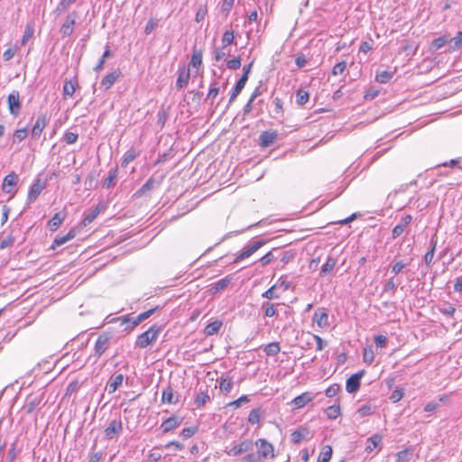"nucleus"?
I'll return each mask as SVG.
<instances>
[{
	"mask_svg": "<svg viewBox=\"0 0 462 462\" xmlns=\"http://www.w3.org/2000/svg\"><path fill=\"white\" fill-rule=\"evenodd\" d=\"M7 104L10 114L14 116H17L22 108L19 91L14 90L8 95Z\"/></svg>",
	"mask_w": 462,
	"mask_h": 462,
	"instance_id": "obj_6",
	"label": "nucleus"
},
{
	"mask_svg": "<svg viewBox=\"0 0 462 462\" xmlns=\"http://www.w3.org/2000/svg\"><path fill=\"white\" fill-rule=\"evenodd\" d=\"M78 138H79V134L77 133H72V132H66L62 137L63 141L67 144L75 143L78 141Z\"/></svg>",
	"mask_w": 462,
	"mask_h": 462,
	"instance_id": "obj_50",
	"label": "nucleus"
},
{
	"mask_svg": "<svg viewBox=\"0 0 462 462\" xmlns=\"http://www.w3.org/2000/svg\"><path fill=\"white\" fill-rule=\"evenodd\" d=\"M326 414L329 419L335 420L340 415L339 405H331L326 410Z\"/></svg>",
	"mask_w": 462,
	"mask_h": 462,
	"instance_id": "obj_47",
	"label": "nucleus"
},
{
	"mask_svg": "<svg viewBox=\"0 0 462 462\" xmlns=\"http://www.w3.org/2000/svg\"><path fill=\"white\" fill-rule=\"evenodd\" d=\"M139 155V152L134 149V147H131L129 150H127L123 158L121 166L126 167L131 162H133L137 156Z\"/></svg>",
	"mask_w": 462,
	"mask_h": 462,
	"instance_id": "obj_27",
	"label": "nucleus"
},
{
	"mask_svg": "<svg viewBox=\"0 0 462 462\" xmlns=\"http://www.w3.org/2000/svg\"><path fill=\"white\" fill-rule=\"evenodd\" d=\"M18 181V176L12 172L8 175H6L4 179L3 183V190L4 192L9 193L12 190V188L17 184Z\"/></svg>",
	"mask_w": 462,
	"mask_h": 462,
	"instance_id": "obj_23",
	"label": "nucleus"
},
{
	"mask_svg": "<svg viewBox=\"0 0 462 462\" xmlns=\"http://www.w3.org/2000/svg\"><path fill=\"white\" fill-rule=\"evenodd\" d=\"M162 402L169 404H175L179 402V396L175 394V392L171 385H168L163 389L162 393Z\"/></svg>",
	"mask_w": 462,
	"mask_h": 462,
	"instance_id": "obj_17",
	"label": "nucleus"
},
{
	"mask_svg": "<svg viewBox=\"0 0 462 462\" xmlns=\"http://www.w3.org/2000/svg\"><path fill=\"white\" fill-rule=\"evenodd\" d=\"M382 442V437L378 434H374L367 439L365 445V451L372 452L374 448H378Z\"/></svg>",
	"mask_w": 462,
	"mask_h": 462,
	"instance_id": "obj_28",
	"label": "nucleus"
},
{
	"mask_svg": "<svg viewBox=\"0 0 462 462\" xmlns=\"http://www.w3.org/2000/svg\"><path fill=\"white\" fill-rule=\"evenodd\" d=\"M123 431V422L120 418L112 420L104 433L107 439L117 438Z\"/></svg>",
	"mask_w": 462,
	"mask_h": 462,
	"instance_id": "obj_5",
	"label": "nucleus"
},
{
	"mask_svg": "<svg viewBox=\"0 0 462 462\" xmlns=\"http://www.w3.org/2000/svg\"><path fill=\"white\" fill-rule=\"evenodd\" d=\"M66 217L65 212L56 213L48 222L47 226L51 231H56Z\"/></svg>",
	"mask_w": 462,
	"mask_h": 462,
	"instance_id": "obj_19",
	"label": "nucleus"
},
{
	"mask_svg": "<svg viewBox=\"0 0 462 462\" xmlns=\"http://www.w3.org/2000/svg\"><path fill=\"white\" fill-rule=\"evenodd\" d=\"M332 457V448L326 446L322 448L317 462H329Z\"/></svg>",
	"mask_w": 462,
	"mask_h": 462,
	"instance_id": "obj_39",
	"label": "nucleus"
},
{
	"mask_svg": "<svg viewBox=\"0 0 462 462\" xmlns=\"http://www.w3.org/2000/svg\"><path fill=\"white\" fill-rule=\"evenodd\" d=\"M405 228V226H402V224L399 223L393 227L392 231V237L393 239L399 237L404 232Z\"/></svg>",
	"mask_w": 462,
	"mask_h": 462,
	"instance_id": "obj_63",
	"label": "nucleus"
},
{
	"mask_svg": "<svg viewBox=\"0 0 462 462\" xmlns=\"http://www.w3.org/2000/svg\"><path fill=\"white\" fill-rule=\"evenodd\" d=\"M340 390V385L334 383L330 385L325 392L327 397H334Z\"/></svg>",
	"mask_w": 462,
	"mask_h": 462,
	"instance_id": "obj_61",
	"label": "nucleus"
},
{
	"mask_svg": "<svg viewBox=\"0 0 462 462\" xmlns=\"http://www.w3.org/2000/svg\"><path fill=\"white\" fill-rule=\"evenodd\" d=\"M161 331L162 328L160 326H152L148 330L137 337L135 341L136 346L141 348L147 347L151 343L156 341Z\"/></svg>",
	"mask_w": 462,
	"mask_h": 462,
	"instance_id": "obj_2",
	"label": "nucleus"
},
{
	"mask_svg": "<svg viewBox=\"0 0 462 462\" xmlns=\"http://www.w3.org/2000/svg\"><path fill=\"white\" fill-rule=\"evenodd\" d=\"M309 93L305 90L299 89L296 93V103L299 106H303L309 101Z\"/></svg>",
	"mask_w": 462,
	"mask_h": 462,
	"instance_id": "obj_45",
	"label": "nucleus"
},
{
	"mask_svg": "<svg viewBox=\"0 0 462 462\" xmlns=\"http://www.w3.org/2000/svg\"><path fill=\"white\" fill-rule=\"evenodd\" d=\"M27 134L28 133H27L26 128H21V129L15 130L14 133L13 142L20 143V142L23 141L26 138Z\"/></svg>",
	"mask_w": 462,
	"mask_h": 462,
	"instance_id": "obj_48",
	"label": "nucleus"
},
{
	"mask_svg": "<svg viewBox=\"0 0 462 462\" xmlns=\"http://www.w3.org/2000/svg\"><path fill=\"white\" fill-rule=\"evenodd\" d=\"M249 402V398L247 395H242L237 400L232 401L227 403V406L233 407L234 409H238L242 403H246Z\"/></svg>",
	"mask_w": 462,
	"mask_h": 462,
	"instance_id": "obj_52",
	"label": "nucleus"
},
{
	"mask_svg": "<svg viewBox=\"0 0 462 462\" xmlns=\"http://www.w3.org/2000/svg\"><path fill=\"white\" fill-rule=\"evenodd\" d=\"M337 264V260L332 257V256H328L327 258V261L326 263L321 266V270H320V276H325L327 274H328L329 273L332 272V270L335 268Z\"/></svg>",
	"mask_w": 462,
	"mask_h": 462,
	"instance_id": "obj_30",
	"label": "nucleus"
},
{
	"mask_svg": "<svg viewBox=\"0 0 462 462\" xmlns=\"http://www.w3.org/2000/svg\"><path fill=\"white\" fill-rule=\"evenodd\" d=\"M219 92V87L217 86V82H214L211 84V87L208 90L207 99H214Z\"/></svg>",
	"mask_w": 462,
	"mask_h": 462,
	"instance_id": "obj_58",
	"label": "nucleus"
},
{
	"mask_svg": "<svg viewBox=\"0 0 462 462\" xmlns=\"http://www.w3.org/2000/svg\"><path fill=\"white\" fill-rule=\"evenodd\" d=\"M310 431L307 428H300L299 430H294L291 434V440L294 444L300 443L303 439L309 438Z\"/></svg>",
	"mask_w": 462,
	"mask_h": 462,
	"instance_id": "obj_22",
	"label": "nucleus"
},
{
	"mask_svg": "<svg viewBox=\"0 0 462 462\" xmlns=\"http://www.w3.org/2000/svg\"><path fill=\"white\" fill-rule=\"evenodd\" d=\"M111 344V335L108 333H103L101 334L96 343H95V355L97 357H100L106 349L110 346Z\"/></svg>",
	"mask_w": 462,
	"mask_h": 462,
	"instance_id": "obj_7",
	"label": "nucleus"
},
{
	"mask_svg": "<svg viewBox=\"0 0 462 462\" xmlns=\"http://www.w3.org/2000/svg\"><path fill=\"white\" fill-rule=\"evenodd\" d=\"M314 399V395L310 392H305L300 395L295 397L292 400V403L295 409L303 408L309 402H310Z\"/></svg>",
	"mask_w": 462,
	"mask_h": 462,
	"instance_id": "obj_16",
	"label": "nucleus"
},
{
	"mask_svg": "<svg viewBox=\"0 0 462 462\" xmlns=\"http://www.w3.org/2000/svg\"><path fill=\"white\" fill-rule=\"evenodd\" d=\"M189 69H186L185 67L180 68L178 69V79L176 81L177 89L180 90L185 88L189 83Z\"/></svg>",
	"mask_w": 462,
	"mask_h": 462,
	"instance_id": "obj_15",
	"label": "nucleus"
},
{
	"mask_svg": "<svg viewBox=\"0 0 462 462\" xmlns=\"http://www.w3.org/2000/svg\"><path fill=\"white\" fill-rule=\"evenodd\" d=\"M232 281V277L230 276H226L225 278L223 279H220L218 281H217L216 282H214L212 284V291H214V292H217V291H220L224 289H226L228 284L231 282Z\"/></svg>",
	"mask_w": 462,
	"mask_h": 462,
	"instance_id": "obj_34",
	"label": "nucleus"
},
{
	"mask_svg": "<svg viewBox=\"0 0 462 462\" xmlns=\"http://www.w3.org/2000/svg\"><path fill=\"white\" fill-rule=\"evenodd\" d=\"M313 321L319 328H324L328 324V315L324 310H317L313 315Z\"/></svg>",
	"mask_w": 462,
	"mask_h": 462,
	"instance_id": "obj_18",
	"label": "nucleus"
},
{
	"mask_svg": "<svg viewBox=\"0 0 462 462\" xmlns=\"http://www.w3.org/2000/svg\"><path fill=\"white\" fill-rule=\"evenodd\" d=\"M346 68V61L337 62L332 69V74L334 76L340 75L345 71Z\"/></svg>",
	"mask_w": 462,
	"mask_h": 462,
	"instance_id": "obj_57",
	"label": "nucleus"
},
{
	"mask_svg": "<svg viewBox=\"0 0 462 462\" xmlns=\"http://www.w3.org/2000/svg\"><path fill=\"white\" fill-rule=\"evenodd\" d=\"M240 66H241V59L239 57L229 60L226 62V67L229 69L236 70V69H238L240 68Z\"/></svg>",
	"mask_w": 462,
	"mask_h": 462,
	"instance_id": "obj_60",
	"label": "nucleus"
},
{
	"mask_svg": "<svg viewBox=\"0 0 462 462\" xmlns=\"http://www.w3.org/2000/svg\"><path fill=\"white\" fill-rule=\"evenodd\" d=\"M254 448V440L245 439L240 442H233L230 448H226L225 453L229 457H237L242 454L253 451Z\"/></svg>",
	"mask_w": 462,
	"mask_h": 462,
	"instance_id": "obj_1",
	"label": "nucleus"
},
{
	"mask_svg": "<svg viewBox=\"0 0 462 462\" xmlns=\"http://www.w3.org/2000/svg\"><path fill=\"white\" fill-rule=\"evenodd\" d=\"M447 42L448 40L446 37H439L431 42V48L434 50H439L442 48L447 43Z\"/></svg>",
	"mask_w": 462,
	"mask_h": 462,
	"instance_id": "obj_59",
	"label": "nucleus"
},
{
	"mask_svg": "<svg viewBox=\"0 0 462 462\" xmlns=\"http://www.w3.org/2000/svg\"><path fill=\"white\" fill-rule=\"evenodd\" d=\"M450 43H453L452 49H458L462 42V32H458L457 35L450 39Z\"/></svg>",
	"mask_w": 462,
	"mask_h": 462,
	"instance_id": "obj_62",
	"label": "nucleus"
},
{
	"mask_svg": "<svg viewBox=\"0 0 462 462\" xmlns=\"http://www.w3.org/2000/svg\"><path fill=\"white\" fill-rule=\"evenodd\" d=\"M76 18H77L76 12L69 13L66 16L64 23H62L60 30L63 38L70 36L72 34V32L74 31V26L76 24Z\"/></svg>",
	"mask_w": 462,
	"mask_h": 462,
	"instance_id": "obj_9",
	"label": "nucleus"
},
{
	"mask_svg": "<svg viewBox=\"0 0 462 462\" xmlns=\"http://www.w3.org/2000/svg\"><path fill=\"white\" fill-rule=\"evenodd\" d=\"M235 0H224L221 5V13L227 16L234 5Z\"/></svg>",
	"mask_w": 462,
	"mask_h": 462,
	"instance_id": "obj_53",
	"label": "nucleus"
},
{
	"mask_svg": "<svg viewBox=\"0 0 462 462\" xmlns=\"http://www.w3.org/2000/svg\"><path fill=\"white\" fill-rule=\"evenodd\" d=\"M276 285H273L263 293H262V297L267 300H276L279 299V295L275 292Z\"/></svg>",
	"mask_w": 462,
	"mask_h": 462,
	"instance_id": "obj_51",
	"label": "nucleus"
},
{
	"mask_svg": "<svg viewBox=\"0 0 462 462\" xmlns=\"http://www.w3.org/2000/svg\"><path fill=\"white\" fill-rule=\"evenodd\" d=\"M430 244H431L430 249L424 255V262L427 265H430L433 261L437 241L432 238L430 241Z\"/></svg>",
	"mask_w": 462,
	"mask_h": 462,
	"instance_id": "obj_43",
	"label": "nucleus"
},
{
	"mask_svg": "<svg viewBox=\"0 0 462 462\" xmlns=\"http://www.w3.org/2000/svg\"><path fill=\"white\" fill-rule=\"evenodd\" d=\"M262 310L265 317H273L276 314L275 305L270 301H264L262 304Z\"/></svg>",
	"mask_w": 462,
	"mask_h": 462,
	"instance_id": "obj_42",
	"label": "nucleus"
},
{
	"mask_svg": "<svg viewBox=\"0 0 462 462\" xmlns=\"http://www.w3.org/2000/svg\"><path fill=\"white\" fill-rule=\"evenodd\" d=\"M247 80L245 79V76H241V78L238 79L236 84L235 85L230 98H229V104L235 101V99L237 97V96L240 94L242 89L245 88Z\"/></svg>",
	"mask_w": 462,
	"mask_h": 462,
	"instance_id": "obj_25",
	"label": "nucleus"
},
{
	"mask_svg": "<svg viewBox=\"0 0 462 462\" xmlns=\"http://www.w3.org/2000/svg\"><path fill=\"white\" fill-rule=\"evenodd\" d=\"M76 90V83L72 80H65L63 85V97L66 98L67 97H71Z\"/></svg>",
	"mask_w": 462,
	"mask_h": 462,
	"instance_id": "obj_35",
	"label": "nucleus"
},
{
	"mask_svg": "<svg viewBox=\"0 0 462 462\" xmlns=\"http://www.w3.org/2000/svg\"><path fill=\"white\" fill-rule=\"evenodd\" d=\"M117 177V169H111L108 172V176L104 180L103 187L110 189L116 185V179Z\"/></svg>",
	"mask_w": 462,
	"mask_h": 462,
	"instance_id": "obj_32",
	"label": "nucleus"
},
{
	"mask_svg": "<svg viewBox=\"0 0 462 462\" xmlns=\"http://www.w3.org/2000/svg\"><path fill=\"white\" fill-rule=\"evenodd\" d=\"M46 188V181L41 179L35 180L32 185L30 187L27 196V203L34 202L42 191Z\"/></svg>",
	"mask_w": 462,
	"mask_h": 462,
	"instance_id": "obj_8",
	"label": "nucleus"
},
{
	"mask_svg": "<svg viewBox=\"0 0 462 462\" xmlns=\"http://www.w3.org/2000/svg\"><path fill=\"white\" fill-rule=\"evenodd\" d=\"M233 384L231 378H222L219 383V389L223 393L227 394L232 390Z\"/></svg>",
	"mask_w": 462,
	"mask_h": 462,
	"instance_id": "obj_41",
	"label": "nucleus"
},
{
	"mask_svg": "<svg viewBox=\"0 0 462 462\" xmlns=\"http://www.w3.org/2000/svg\"><path fill=\"white\" fill-rule=\"evenodd\" d=\"M263 411L261 408L253 409L248 415V422L254 425L260 421Z\"/></svg>",
	"mask_w": 462,
	"mask_h": 462,
	"instance_id": "obj_38",
	"label": "nucleus"
},
{
	"mask_svg": "<svg viewBox=\"0 0 462 462\" xmlns=\"http://www.w3.org/2000/svg\"><path fill=\"white\" fill-rule=\"evenodd\" d=\"M273 260H274L273 253V251H270L259 259V263H261L262 266H266Z\"/></svg>",
	"mask_w": 462,
	"mask_h": 462,
	"instance_id": "obj_56",
	"label": "nucleus"
},
{
	"mask_svg": "<svg viewBox=\"0 0 462 462\" xmlns=\"http://www.w3.org/2000/svg\"><path fill=\"white\" fill-rule=\"evenodd\" d=\"M263 351L267 356H276L281 351L280 344L278 342L269 343L265 346Z\"/></svg>",
	"mask_w": 462,
	"mask_h": 462,
	"instance_id": "obj_36",
	"label": "nucleus"
},
{
	"mask_svg": "<svg viewBox=\"0 0 462 462\" xmlns=\"http://www.w3.org/2000/svg\"><path fill=\"white\" fill-rule=\"evenodd\" d=\"M156 185L155 180L151 177L135 193V197H142L152 189H154Z\"/></svg>",
	"mask_w": 462,
	"mask_h": 462,
	"instance_id": "obj_29",
	"label": "nucleus"
},
{
	"mask_svg": "<svg viewBox=\"0 0 462 462\" xmlns=\"http://www.w3.org/2000/svg\"><path fill=\"white\" fill-rule=\"evenodd\" d=\"M222 327V321L215 320L208 324L204 329L207 336H213L217 334Z\"/></svg>",
	"mask_w": 462,
	"mask_h": 462,
	"instance_id": "obj_33",
	"label": "nucleus"
},
{
	"mask_svg": "<svg viewBox=\"0 0 462 462\" xmlns=\"http://www.w3.org/2000/svg\"><path fill=\"white\" fill-rule=\"evenodd\" d=\"M77 0H60L58 4L55 12L58 14L64 13L69 6L74 4Z\"/></svg>",
	"mask_w": 462,
	"mask_h": 462,
	"instance_id": "obj_44",
	"label": "nucleus"
},
{
	"mask_svg": "<svg viewBox=\"0 0 462 462\" xmlns=\"http://www.w3.org/2000/svg\"><path fill=\"white\" fill-rule=\"evenodd\" d=\"M202 64V51H194L191 56L189 65L193 68L199 69Z\"/></svg>",
	"mask_w": 462,
	"mask_h": 462,
	"instance_id": "obj_37",
	"label": "nucleus"
},
{
	"mask_svg": "<svg viewBox=\"0 0 462 462\" xmlns=\"http://www.w3.org/2000/svg\"><path fill=\"white\" fill-rule=\"evenodd\" d=\"M16 456H17L16 443L14 442L11 445V448L8 449L7 461L14 462L16 458Z\"/></svg>",
	"mask_w": 462,
	"mask_h": 462,
	"instance_id": "obj_64",
	"label": "nucleus"
},
{
	"mask_svg": "<svg viewBox=\"0 0 462 462\" xmlns=\"http://www.w3.org/2000/svg\"><path fill=\"white\" fill-rule=\"evenodd\" d=\"M235 36L233 31H226L224 32L222 37L223 48L232 44L234 42Z\"/></svg>",
	"mask_w": 462,
	"mask_h": 462,
	"instance_id": "obj_49",
	"label": "nucleus"
},
{
	"mask_svg": "<svg viewBox=\"0 0 462 462\" xmlns=\"http://www.w3.org/2000/svg\"><path fill=\"white\" fill-rule=\"evenodd\" d=\"M119 75H120V73L117 71L108 73L101 80V83H100L101 87H103L105 88V90H107L117 80V79L119 78Z\"/></svg>",
	"mask_w": 462,
	"mask_h": 462,
	"instance_id": "obj_24",
	"label": "nucleus"
},
{
	"mask_svg": "<svg viewBox=\"0 0 462 462\" xmlns=\"http://www.w3.org/2000/svg\"><path fill=\"white\" fill-rule=\"evenodd\" d=\"M124 381V374H116L112 375L106 384V387L108 388L109 393H114L117 390L119 386L122 385Z\"/></svg>",
	"mask_w": 462,
	"mask_h": 462,
	"instance_id": "obj_20",
	"label": "nucleus"
},
{
	"mask_svg": "<svg viewBox=\"0 0 462 462\" xmlns=\"http://www.w3.org/2000/svg\"><path fill=\"white\" fill-rule=\"evenodd\" d=\"M181 423L182 418L178 416H171L162 423L161 429L163 433H167L180 427Z\"/></svg>",
	"mask_w": 462,
	"mask_h": 462,
	"instance_id": "obj_14",
	"label": "nucleus"
},
{
	"mask_svg": "<svg viewBox=\"0 0 462 462\" xmlns=\"http://www.w3.org/2000/svg\"><path fill=\"white\" fill-rule=\"evenodd\" d=\"M265 244H266V241L263 240V239L252 241L251 243L247 244L242 249V251L236 255V257L234 260V263H237L246 258H249L256 251H258L261 247H263Z\"/></svg>",
	"mask_w": 462,
	"mask_h": 462,
	"instance_id": "obj_3",
	"label": "nucleus"
},
{
	"mask_svg": "<svg viewBox=\"0 0 462 462\" xmlns=\"http://www.w3.org/2000/svg\"><path fill=\"white\" fill-rule=\"evenodd\" d=\"M33 32H34L33 27L31 26V25H27L25 27V30H24V32H23V39L21 41V44L22 45H25L26 42H28V40L32 37Z\"/></svg>",
	"mask_w": 462,
	"mask_h": 462,
	"instance_id": "obj_54",
	"label": "nucleus"
},
{
	"mask_svg": "<svg viewBox=\"0 0 462 462\" xmlns=\"http://www.w3.org/2000/svg\"><path fill=\"white\" fill-rule=\"evenodd\" d=\"M208 14V5L207 4L200 5L197 10L196 15H195V21L197 23H199L203 21Z\"/></svg>",
	"mask_w": 462,
	"mask_h": 462,
	"instance_id": "obj_46",
	"label": "nucleus"
},
{
	"mask_svg": "<svg viewBox=\"0 0 462 462\" xmlns=\"http://www.w3.org/2000/svg\"><path fill=\"white\" fill-rule=\"evenodd\" d=\"M365 371L361 370L357 373L352 374L347 380L346 383V390L349 393H354L357 392L360 388V381L361 378L364 376Z\"/></svg>",
	"mask_w": 462,
	"mask_h": 462,
	"instance_id": "obj_10",
	"label": "nucleus"
},
{
	"mask_svg": "<svg viewBox=\"0 0 462 462\" xmlns=\"http://www.w3.org/2000/svg\"><path fill=\"white\" fill-rule=\"evenodd\" d=\"M210 401V396L208 393V390L199 389L197 396L195 397L194 402L197 408H200L204 406L207 402Z\"/></svg>",
	"mask_w": 462,
	"mask_h": 462,
	"instance_id": "obj_26",
	"label": "nucleus"
},
{
	"mask_svg": "<svg viewBox=\"0 0 462 462\" xmlns=\"http://www.w3.org/2000/svg\"><path fill=\"white\" fill-rule=\"evenodd\" d=\"M47 125H48V119H47L46 115L38 116V117L36 118V121L32 128V132H31L32 138L37 140L41 136L42 131L47 126Z\"/></svg>",
	"mask_w": 462,
	"mask_h": 462,
	"instance_id": "obj_12",
	"label": "nucleus"
},
{
	"mask_svg": "<svg viewBox=\"0 0 462 462\" xmlns=\"http://www.w3.org/2000/svg\"><path fill=\"white\" fill-rule=\"evenodd\" d=\"M75 236H76V231L74 229H70L64 236H57L51 245V248L55 249L56 247L60 246V245H64L65 243L69 242V240L73 239Z\"/></svg>",
	"mask_w": 462,
	"mask_h": 462,
	"instance_id": "obj_21",
	"label": "nucleus"
},
{
	"mask_svg": "<svg viewBox=\"0 0 462 462\" xmlns=\"http://www.w3.org/2000/svg\"><path fill=\"white\" fill-rule=\"evenodd\" d=\"M278 137L276 131H264L259 136V144L263 147H269L273 145Z\"/></svg>",
	"mask_w": 462,
	"mask_h": 462,
	"instance_id": "obj_13",
	"label": "nucleus"
},
{
	"mask_svg": "<svg viewBox=\"0 0 462 462\" xmlns=\"http://www.w3.org/2000/svg\"><path fill=\"white\" fill-rule=\"evenodd\" d=\"M394 71L382 70L377 71L375 80L381 84L388 83L393 77Z\"/></svg>",
	"mask_w": 462,
	"mask_h": 462,
	"instance_id": "obj_31",
	"label": "nucleus"
},
{
	"mask_svg": "<svg viewBox=\"0 0 462 462\" xmlns=\"http://www.w3.org/2000/svg\"><path fill=\"white\" fill-rule=\"evenodd\" d=\"M100 211H101V208L98 205L96 207V208L92 212H90L89 214L85 216V217L82 220V224L86 226L89 225L90 223H92L97 218V217L99 215Z\"/></svg>",
	"mask_w": 462,
	"mask_h": 462,
	"instance_id": "obj_40",
	"label": "nucleus"
},
{
	"mask_svg": "<svg viewBox=\"0 0 462 462\" xmlns=\"http://www.w3.org/2000/svg\"><path fill=\"white\" fill-rule=\"evenodd\" d=\"M42 396L40 394H29L23 403V410L30 414L32 413L42 402Z\"/></svg>",
	"mask_w": 462,
	"mask_h": 462,
	"instance_id": "obj_11",
	"label": "nucleus"
},
{
	"mask_svg": "<svg viewBox=\"0 0 462 462\" xmlns=\"http://www.w3.org/2000/svg\"><path fill=\"white\" fill-rule=\"evenodd\" d=\"M254 442V447L257 448V454L262 460L268 457L273 458L274 457V448L272 443L268 442L264 439H259Z\"/></svg>",
	"mask_w": 462,
	"mask_h": 462,
	"instance_id": "obj_4",
	"label": "nucleus"
},
{
	"mask_svg": "<svg viewBox=\"0 0 462 462\" xmlns=\"http://www.w3.org/2000/svg\"><path fill=\"white\" fill-rule=\"evenodd\" d=\"M248 454H246L245 456H244L242 458H241V461L242 462H261L262 459L260 458V457L258 456V454H254V453H252L251 452H247Z\"/></svg>",
	"mask_w": 462,
	"mask_h": 462,
	"instance_id": "obj_55",
	"label": "nucleus"
}]
</instances>
